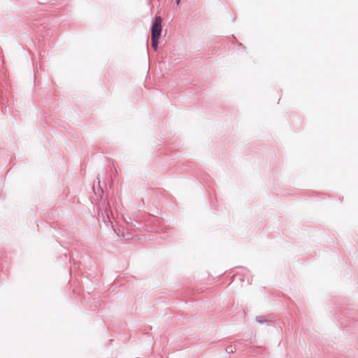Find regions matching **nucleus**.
I'll return each mask as SVG.
<instances>
[{
    "mask_svg": "<svg viewBox=\"0 0 358 358\" xmlns=\"http://www.w3.org/2000/svg\"><path fill=\"white\" fill-rule=\"evenodd\" d=\"M162 22L161 17H156L151 29L152 47L155 51L157 50L159 39L162 33Z\"/></svg>",
    "mask_w": 358,
    "mask_h": 358,
    "instance_id": "obj_1",
    "label": "nucleus"
},
{
    "mask_svg": "<svg viewBox=\"0 0 358 358\" xmlns=\"http://www.w3.org/2000/svg\"><path fill=\"white\" fill-rule=\"evenodd\" d=\"M180 0H176V3L178 5L180 3Z\"/></svg>",
    "mask_w": 358,
    "mask_h": 358,
    "instance_id": "obj_2",
    "label": "nucleus"
}]
</instances>
